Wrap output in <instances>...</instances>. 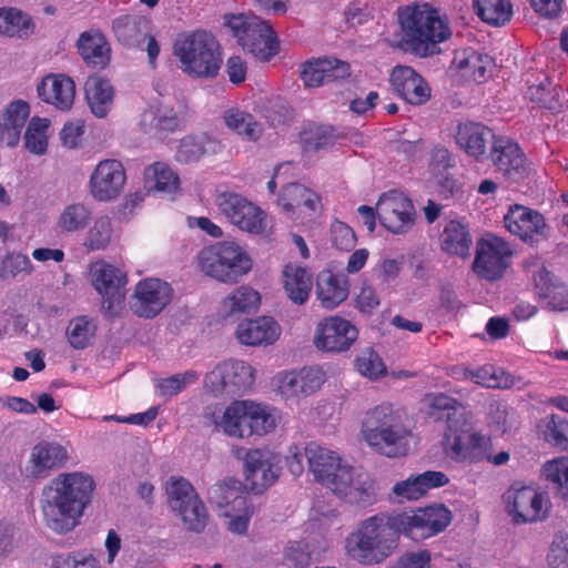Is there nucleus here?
<instances>
[{"instance_id":"nucleus-1","label":"nucleus","mask_w":568,"mask_h":568,"mask_svg":"<svg viewBox=\"0 0 568 568\" xmlns=\"http://www.w3.org/2000/svg\"><path fill=\"white\" fill-rule=\"evenodd\" d=\"M97 483L83 470L63 471L42 489L41 510L45 525L57 534L72 531L91 506Z\"/></svg>"},{"instance_id":"nucleus-2","label":"nucleus","mask_w":568,"mask_h":568,"mask_svg":"<svg viewBox=\"0 0 568 568\" xmlns=\"http://www.w3.org/2000/svg\"><path fill=\"white\" fill-rule=\"evenodd\" d=\"M304 450L308 469L317 483L347 503L363 506L373 503L374 480L367 473L316 442L307 443Z\"/></svg>"},{"instance_id":"nucleus-3","label":"nucleus","mask_w":568,"mask_h":568,"mask_svg":"<svg viewBox=\"0 0 568 568\" xmlns=\"http://www.w3.org/2000/svg\"><path fill=\"white\" fill-rule=\"evenodd\" d=\"M205 424L215 433L243 439L265 436L275 430L281 414L277 408L255 399H234L225 406H207L203 413Z\"/></svg>"},{"instance_id":"nucleus-4","label":"nucleus","mask_w":568,"mask_h":568,"mask_svg":"<svg viewBox=\"0 0 568 568\" xmlns=\"http://www.w3.org/2000/svg\"><path fill=\"white\" fill-rule=\"evenodd\" d=\"M397 17L402 44L416 57L428 58L438 54L439 44L452 37L448 21L428 3L400 7Z\"/></svg>"},{"instance_id":"nucleus-5","label":"nucleus","mask_w":568,"mask_h":568,"mask_svg":"<svg viewBox=\"0 0 568 568\" xmlns=\"http://www.w3.org/2000/svg\"><path fill=\"white\" fill-rule=\"evenodd\" d=\"M400 535L392 526V516L375 515L361 521L346 537L345 549L361 565H379L396 551Z\"/></svg>"},{"instance_id":"nucleus-6","label":"nucleus","mask_w":568,"mask_h":568,"mask_svg":"<svg viewBox=\"0 0 568 568\" xmlns=\"http://www.w3.org/2000/svg\"><path fill=\"white\" fill-rule=\"evenodd\" d=\"M361 437L375 453L395 458L408 452L412 433L399 412L392 404L383 403L366 412Z\"/></svg>"},{"instance_id":"nucleus-7","label":"nucleus","mask_w":568,"mask_h":568,"mask_svg":"<svg viewBox=\"0 0 568 568\" xmlns=\"http://www.w3.org/2000/svg\"><path fill=\"white\" fill-rule=\"evenodd\" d=\"M180 69L192 78L212 79L221 69L222 52L213 34L197 30L180 34L173 44Z\"/></svg>"},{"instance_id":"nucleus-8","label":"nucleus","mask_w":568,"mask_h":568,"mask_svg":"<svg viewBox=\"0 0 568 568\" xmlns=\"http://www.w3.org/2000/svg\"><path fill=\"white\" fill-rule=\"evenodd\" d=\"M227 27L239 45L261 62H268L280 52V40L273 27L256 16L226 14Z\"/></svg>"},{"instance_id":"nucleus-9","label":"nucleus","mask_w":568,"mask_h":568,"mask_svg":"<svg viewBox=\"0 0 568 568\" xmlns=\"http://www.w3.org/2000/svg\"><path fill=\"white\" fill-rule=\"evenodd\" d=\"M209 500L221 516L227 519L226 527L234 534H245L254 513V506L243 484L235 478L217 481L207 491Z\"/></svg>"},{"instance_id":"nucleus-10","label":"nucleus","mask_w":568,"mask_h":568,"mask_svg":"<svg viewBox=\"0 0 568 568\" xmlns=\"http://www.w3.org/2000/svg\"><path fill=\"white\" fill-rule=\"evenodd\" d=\"M200 265L207 276L233 284L252 270L253 263L240 244L224 241L203 250Z\"/></svg>"},{"instance_id":"nucleus-11","label":"nucleus","mask_w":568,"mask_h":568,"mask_svg":"<svg viewBox=\"0 0 568 568\" xmlns=\"http://www.w3.org/2000/svg\"><path fill=\"white\" fill-rule=\"evenodd\" d=\"M215 204L239 230L252 235L273 234V219L245 196L232 191H220L215 196Z\"/></svg>"},{"instance_id":"nucleus-12","label":"nucleus","mask_w":568,"mask_h":568,"mask_svg":"<svg viewBox=\"0 0 568 568\" xmlns=\"http://www.w3.org/2000/svg\"><path fill=\"white\" fill-rule=\"evenodd\" d=\"M491 447L490 438L471 430V425L463 414L459 418L449 416V426L444 438V450L456 463L477 464L485 460Z\"/></svg>"},{"instance_id":"nucleus-13","label":"nucleus","mask_w":568,"mask_h":568,"mask_svg":"<svg viewBox=\"0 0 568 568\" xmlns=\"http://www.w3.org/2000/svg\"><path fill=\"white\" fill-rule=\"evenodd\" d=\"M256 381V369L243 359H226L204 376V389L214 397H234L250 392Z\"/></svg>"},{"instance_id":"nucleus-14","label":"nucleus","mask_w":568,"mask_h":568,"mask_svg":"<svg viewBox=\"0 0 568 568\" xmlns=\"http://www.w3.org/2000/svg\"><path fill=\"white\" fill-rule=\"evenodd\" d=\"M504 501L506 513L515 525L542 521L551 509L548 494L531 485H511L504 495Z\"/></svg>"},{"instance_id":"nucleus-15","label":"nucleus","mask_w":568,"mask_h":568,"mask_svg":"<svg viewBox=\"0 0 568 568\" xmlns=\"http://www.w3.org/2000/svg\"><path fill=\"white\" fill-rule=\"evenodd\" d=\"M452 521V511L442 504L392 516V526L413 540H425L444 531Z\"/></svg>"},{"instance_id":"nucleus-16","label":"nucleus","mask_w":568,"mask_h":568,"mask_svg":"<svg viewBox=\"0 0 568 568\" xmlns=\"http://www.w3.org/2000/svg\"><path fill=\"white\" fill-rule=\"evenodd\" d=\"M327 379L320 366L281 371L272 378L274 392L285 400L300 402L318 392Z\"/></svg>"},{"instance_id":"nucleus-17","label":"nucleus","mask_w":568,"mask_h":568,"mask_svg":"<svg viewBox=\"0 0 568 568\" xmlns=\"http://www.w3.org/2000/svg\"><path fill=\"white\" fill-rule=\"evenodd\" d=\"M92 286L102 297V307L109 315L120 310L128 284L126 272L104 260L93 262L89 268Z\"/></svg>"},{"instance_id":"nucleus-18","label":"nucleus","mask_w":568,"mask_h":568,"mask_svg":"<svg viewBox=\"0 0 568 568\" xmlns=\"http://www.w3.org/2000/svg\"><path fill=\"white\" fill-rule=\"evenodd\" d=\"M511 256L513 250L508 242L487 234L477 241L473 271L479 278L496 281L510 266Z\"/></svg>"},{"instance_id":"nucleus-19","label":"nucleus","mask_w":568,"mask_h":568,"mask_svg":"<svg viewBox=\"0 0 568 568\" xmlns=\"http://www.w3.org/2000/svg\"><path fill=\"white\" fill-rule=\"evenodd\" d=\"M382 225L393 234L409 232L416 221L412 200L398 190L384 192L376 204Z\"/></svg>"},{"instance_id":"nucleus-20","label":"nucleus","mask_w":568,"mask_h":568,"mask_svg":"<svg viewBox=\"0 0 568 568\" xmlns=\"http://www.w3.org/2000/svg\"><path fill=\"white\" fill-rule=\"evenodd\" d=\"M173 295L169 283L149 277L141 280L130 298V308L139 317L153 318L171 302Z\"/></svg>"},{"instance_id":"nucleus-21","label":"nucleus","mask_w":568,"mask_h":568,"mask_svg":"<svg viewBox=\"0 0 568 568\" xmlns=\"http://www.w3.org/2000/svg\"><path fill=\"white\" fill-rule=\"evenodd\" d=\"M243 460L245 478L256 494L270 488L280 477L281 458L270 449H248Z\"/></svg>"},{"instance_id":"nucleus-22","label":"nucleus","mask_w":568,"mask_h":568,"mask_svg":"<svg viewBox=\"0 0 568 568\" xmlns=\"http://www.w3.org/2000/svg\"><path fill=\"white\" fill-rule=\"evenodd\" d=\"M357 337L358 329L351 321L328 316L317 323L313 343L320 351L342 353L349 349Z\"/></svg>"},{"instance_id":"nucleus-23","label":"nucleus","mask_w":568,"mask_h":568,"mask_svg":"<svg viewBox=\"0 0 568 568\" xmlns=\"http://www.w3.org/2000/svg\"><path fill=\"white\" fill-rule=\"evenodd\" d=\"M505 227L526 243H538L548 239L549 226L537 211L515 204L504 216Z\"/></svg>"},{"instance_id":"nucleus-24","label":"nucleus","mask_w":568,"mask_h":568,"mask_svg":"<svg viewBox=\"0 0 568 568\" xmlns=\"http://www.w3.org/2000/svg\"><path fill=\"white\" fill-rule=\"evenodd\" d=\"M395 94L412 105L426 104L432 97L427 81L412 67L396 65L389 75Z\"/></svg>"},{"instance_id":"nucleus-25","label":"nucleus","mask_w":568,"mask_h":568,"mask_svg":"<svg viewBox=\"0 0 568 568\" xmlns=\"http://www.w3.org/2000/svg\"><path fill=\"white\" fill-rule=\"evenodd\" d=\"M69 459L67 448L57 443L42 440L30 452L24 473L28 478H44L51 470L62 467Z\"/></svg>"},{"instance_id":"nucleus-26","label":"nucleus","mask_w":568,"mask_h":568,"mask_svg":"<svg viewBox=\"0 0 568 568\" xmlns=\"http://www.w3.org/2000/svg\"><path fill=\"white\" fill-rule=\"evenodd\" d=\"M490 159L498 172L508 178H523L530 173L529 163L518 143L507 138L493 141Z\"/></svg>"},{"instance_id":"nucleus-27","label":"nucleus","mask_w":568,"mask_h":568,"mask_svg":"<svg viewBox=\"0 0 568 568\" xmlns=\"http://www.w3.org/2000/svg\"><path fill=\"white\" fill-rule=\"evenodd\" d=\"M282 334V327L272 316H258L244 320L236 326L235 337L245 346H270L275 344Z\"/></svg>"},{"instance_id":"nucleus-28","label":"nucleus","mask_w":568,"mask_h":568,"mask_svg":"<svg viewBox=\"0 0 568 568\" xmlns=\"http://www.w3.org/2000/svg\"><path fill=\"white\" fill-rule=\"evenodd\" d=\"M351 75L347 62L336 58H318L302 64L301 79L307 88H318Z\"/></svg>"},{"instance_id":"nucleus-29","label":"nucleus","mask_w":568,"mask_h":568,"mask_svg":"<svg viewBox=\"0 0 568 568\" xmlns=\"http://www.w3.org/2000/svg\"><path fill=\"white\" fill-rule=\"evenodd\" d=\"M449 483L443 471L428 470L412 475L407 479L396 483L392 493L396 501H410L424 497L430 489L443 487Z\"/></svg>"},{"instance_id":"nucleus-30","label":"nucleus","mask_w":568,"mask_h":568,"mask_svg":"<svg viewBox=\"0 0 568 568\" xmlns=\"http://www.w3.org/2000/svg\"><path fill=\"white\" fill-rule=\"evenodd\" d=\"M78 53L85 64L103 70L111 61V45L100 29H89L80 33L75 43Z\"/></svg>"},{"instance_id":"nucleus-31","label":"nucleus","mask_w":568,"mask_h":568,"mask_svg":"<svg viewBox=\"0 0 568 568\" xmlns=\"http://www.w3.org/2000/svg\"><path fill=\"white\" fill-rule=\"evenodd\" d=\"M42 101L54 105L58 110L68 111L75 98L74 81L61 73L45 75L37 88Z\"/></svg>"},{"instance_id":"nucleus-32","label":"nucleus","mask_w":568,"mask_h":568,"mask_svg":"<svg viewBox=\"0 0 568 568\" xmlns=\"http://www.w3.org/2000/svg\"><path fill=\"white\" fill-rule=\"evenodd\" d=\"M316 298L325 310H334L348 296V278L344 274L323 270L316 276Z\"/></svg>"},{"instance_id":"nucleus-33","label":"nucleus","mask_w":568,"mask_h":568,"mask_svg":"<svg viewBox=\"0 0 568 568\" xmlns=\"http://www.w3.org/2000/svg\"><path fill=\"white\" fill-rule=\"evenodd\" d=\"M495 139L491 129L473 121L460 123L456 132V143L468 155L474 158L484 155L487 144Z\"/></svg>"},{"instance_id":"nucleus-34","label":"nucleus","mask_w":568,"mask_h":568,"mask_svg":"<svg viewBox=\"0 0 568 568\" xmlns=\"http://www.w3.org/2000/svg\"><path fill=\"white\" fill-rule=\"evenodd\" d=\"M453 64L464 75L481 83L490 77L495 62L490 55L480 53L473 48H466L455 53Z\"/></svg>"},{"instance_id":"nucleus-35","label":"nucleus","mask_w":568,"mask_h":568,"mask_svg":"<svg viewBox=\"0 0 568 568\" xmlns=\"http://www.w3.org/2000/svg\"><path fill=\"white\" fill-rule=\"evenodd\" d=\"M285 294L294 304H305L311 295L313 277L306 267L287 264L282 272Z\"/></svg>"},{"instance_id":"nucleus-36","label":"nucleus","mask_w":568,"mask_h":568,"mask_svg":"<svg viewBox=\"0 0 568 568\" xmlns=\"http://www.w3.org/2000/svg\"><path fill=\"white\" fill-rule=\"evenodd\" d=\"M260 303V293L248 285H242L221 301L219 313L224 318L250 314L257 311Z\"/></svg>"},{"instance_id":"nucleus-37","label":"nucleus","mask_w":568,"mask_h":568,"mask_svg":"<svg viewBox=\"0 0 568 568\" xmlns=\"http://www.w3.org/2000/svg\"><path fill=\"white\" fill-rule=\"evenodd\" d=\"M29 104L22 100L11 102L0 122V142L16 146L20 141L21 131L29 118Z\"/></svg>"},{"instance_id":"nucleus-38","label":"nucleus","mask_w":568,"mask_h":568,"mask_svg":"<svg viewBox=\"0 0 568 568\" xmlns=\"http://www.w3.org/2000/svg\"><path fill=\"white\" fill-rule=\"evenodd\" d=\"M85 99L97 118H105L113 105L114 90L111 83L101 77H91L84 85Z\"/></svg>"},{"instance_id":"nucleus-39","label":"nucleus","mask_w":568,"mask_h":568,"mask_svg":"<svg viewBox=\"0 0 568 568\" xmlns=\"http://www.w3.org/2000/svg\"><path fill=\"white\" fill-rule=\"evenodd\" d=\"M277 204L286 212L303 205L312 212L321 207L320 196L300 182L286 183L278 194Z\"/></svg>"},{"instance_id":"nucleus-40","label":"nucleus","mask_w":568,"mask_h":568,"mask_svg":"<svg viewBox=\"0 0 568 568\" xmlns=\"http://www.w3.org/2000/svg\"><path fill=\"white\" fill-rule=\"evenodd\" d=\"M92 221V210L83 202L65 204L55 219V229L63 234L83 231Z\"/></svg>"},{"instance_id":"nucleus-41","label":"nucleus","mask_w":568,"mask_h":568,"mask_svg":"<svg viewBox=\"0 0 568 568\" xmlns=\"http://www.w3.org/2000/svg\"><path fill=\"white\" fill-rule=\"evenodd\" d=\"M220 150L221 143L207 135H187L180 141L175 159L178 162L189 164Z\"/></svg>"},{"instance_id":"nucleus-42","label":"nucleus","mask_w":568,"mask_h":568,"mask_svg":"<svg viewBox=\"0 0 568 568\" xmlns=\"http://www.w3.org/2000/svg\"><path fill=\"white\" fill-rule=\"evenodd\" d=\"M527 98L539 108L560 113L568 108L564 101V91L560 85L554 84L548 79L539 84H532L527 90Z\"/></svg>"},{"instance_id":"nucleus-43","label":"nucleus","mask_w":568,"mask_h":568,"mask_svg":"<svg viewBox=\"0 0 568 568\" xmlns=\"http://www.w3.org/2000/svg\"><path fill=\"white\" fill-rule=\"evenodd\" d=\"M457 378L471 381L487 388H509L514 385V377L510 374L493 365H484L475 371L462 368Z\"/></svg>"},{"instance_id":"nucleus-44","label":"nucleus","mask_w":568,"mask_h":568,"mask_svg":"<svg viewBox=\"0 0 568 568\" xmlns=\"http://www.w3.org/2000/svg\"><path fill=\"white\" fill-rule=\"evenodd\" d=\"M150 20L142 16L124 14L115 18L112 30L116 40L125 47L141 43V33L150 27Z\"/></svg>"},{"instance_id":"nucleus-45","label":"nucleus","mask_w":568,"mask_h":568,"mask_svg":"<svg viewBox=\"0 0 568 568\" xmlns=\"http://www.w3.org/2000/svg\"><path fill=\"white\" fill-rule=\"evenodd\" d=\"M473 6L479 19L493 27H504L514 13L510 0H474Z\"/></svg>"},{"instance_id":"nucleus-46","label":"nucleus","mask_w":568,"mask_h":568,"mask_svg":"<svg viewBox=\"0 0 568 568\" xmlns=\"http://www.w3.org/2000/svg\"><path fill=\"white\" fill-rule=\"evenodd\" d=\"M537 430L548 445L568 452V418L559 415L546 416L539 420Z\"/></svg>"},{"instance_id":"nucleus-47","label":"nucleus","mask_w":568,"mask_h":568,"mask_svg":"<svg viewBox=\"0 0 568 568\" xmlns=\"http://www.w3.org/2000/svg\"><path fill=\"white\" fill-rule=\"evenodd\" d=\"M113 237L114 227L111 217L100 215L88 229L82 245L88 252L104 251L110 246Z\"/></svg>"},{"instance_id":"nucleus-48","label":"nucleus","mask_w":568,"mask_h":568,"mask_svg":"<svg viewBox=\"0 0 568 568\" xmlns=\"http://www.w3.org/2000/svg\"><path fill=\"white\" fill-rule=\"evenodd\" d=\"M442 247L445 252L462 257L469 255L471 239L464 224L458 221H449L442 233Z\"/></svg>"},{"instance_id":"nucleus-49","label":"nucleus","mask_w":568,"mask_h":568,"mask_svg":"<svg viewBox=\"0 0 568 568\" xmlns=\"http://www.w3.org/2000/svg\"><path fill=\"white\" fill-rule=\"evenodd\" d=\"M34 271L30 258L20 252H0V280L14 281L29 276Z\"/></svg>"},{"instance_id":"nucleus-50","label":"nucleus","mask_w":568,"mask_h":568,"mask_svg":"<svg viewBox=\"0 0 568 568\" xmlns=\"http://www.w3.org/2000/svg\"><path fill=\"white\" fill-rule=\"evenodd\" d=\"M143 191L138 190L134 194L126 197V206L143 201L145 194L153 195L160 199L173 200L180 192V180H143Z\"/></svg>"},{"instance_id":"nucleus-51","label":"nucleus","mask_w":568,"mask_h":568,"mask_svg":"<svg viewBox=\"0 0 568 568\" xmlns=\"http://www.w3.org/2000/svg\"><path fill=\"white\" fill-rule=\"evenodd\" d=\"M31 18L14 8L0 9V33L8 37L23 38L32 31Z\"/></svg>"},{"instance_id":"nucleus-52","label":"nucleus","mask_w":568,"mask_h":568,"mask_svg":"<svg viewBox=\"0 0 568 568\" xmlns=\"http://www.w3.org/2000/svg\"><path fill=\"white\" fill-rule=\"evenodd\" d=\"M424 405L428 408V414L436 418H446L447 427L449 426V416L452 418H459L463 414L467 417L465 408L456 399L443 394H428L424 398Z\"/></svg>"},{"instance_id":"nucleus-53","label":"nucleus","mask_w":568,"mask_h":568,"mask_svg":"<svg viewBox=\"0 0 568 568\" xmlns=\"http://www.w3.org/2000/svg\"><path fill=\"white\" fill-rule=\"evenodd\" d=\"M226 126L250 141H256L262 134L261 124L247 112L230 109L224 113Z\"/></svg>"},{"instance_id":"nucleus-54","label":"nucleus","mask_w":568,"mask_h":568,"mask_svg":"<svg viewBox=\"0 0 568 568\" xmlns=\"http://www.w3.org/2000/svg\"><path fill=\"white\" fill-rule=\"evenodd\" d=\"M542 478L562 498H568V457L548 460L541 469Z\"/></svg>"},{"instance_id":"nucleus-55","label":"nucleus","mask_w":568,"mask_h":568,"mask_svg":"<svg viewBox=\"0 0 568 568\" xmlns=\"http://www.w3.org/2000/svg\"><path fill=\"white\" fill-rule=\"evenodd\" d=\"M48 119L32 118L24 133V146L34 154H43L48 148Z\"/></svg>"},{"instance_id":"nucleus-56","label":"nucleus","mask_w":568,"mask_h":568,"mask_svg":"<svg viewBox=\"0 0 568 568\" xmlns=\"http://www.w3.org/2000/svg\"><path fill=\"white\" fill-rule=\"evenodd\" d=\"M169 505L173 511L193 501L199 495L192 484L183 477H171L166 483Z\"/></svg>"},{"instance_id":"nucleus-57","label":"nucleus","mask_w":568,"mask_h":568,"mask_svg":"<svg viewBox=\"0 0 568 568\" xmlns=\"http://www.w3.org/2000/svg\"><path fill=\"white\" fill-rule=\"evenodd\" d=\"M95 325L87 316H79L70 321L67 327V337L72 347L82 349L88 346L94 336Z\"/></svg>"},{"instance_id":"nucleus-58","label":"nucleus","mask_w":568,"mask_h":568,"mask_svg":"<svg viewBox=\"0 0 568 568\" xmlns=\"http://www.w3.org/2000/svg\"><path fill=\"white\" fill-rule=\"evenodd\" d=\"M186 526L187 529L200 532L207 523V511L203 501L197 496L187 505H183L181 509L174 511Z\"/></svg>"},{"instance_id":"nucleus-59","label":"nucleus","mask_w":568,"mask_h":568,"mask_svg":"<svg viewBox=\"0 0 568 568\" xmlns=\"http://www.w3.org/2000/svg\"><path fill=\"white\" fill-rule=\"evenodd\" d=\"M200 377V374L195 371H186L172 375L166 378H159L155 382V387L159 394L163 397H172L189 385L194 384Z\"/></svg>"},{"instance_id":"nucleus-60","label":"nucleus","mask_w":568,"mask_h":568,"mask_svg":"<svg viewBox=\"0 0 568 568\" xmlns=\"http://www.w3.org/2000/svg\"><path fill=\"white\" fill-rule=\"evenodd\" d=\"M50 568H100V565L92 554L74 551L52 556Z\"/></svg>"},{"instance_id":"nucleus-61","label":"nucleus","mask_w":568,"mask_h":568,"mask_svg":"<svg viewBox=\"0 0 568 568\" xmlns=\"http://www.w3.org/2000/svg\"><path fill=\"white\" fill-rule=\"evenodd\" d=\"M356 367L361 375L369 379H377L386 374L384 362L381 356L372 349L363 352L357 357Z\"/></svg>"},{"instance_id":"nucleus-62","label":"nucleus","mask_w":568,"mask_h":568,"mask_svg":"<svg viewBox=\"0 0 568 568\" xmlns=\"http://www.w3.org/2000/svg\"><path fill=\"white\" fill-rule=\"evenodd\" d=\"M547 562L551 568H568V532H558L554 536Z\"/></svg>"},{"instance_id":"nucleus-63","label":"nucleus","mask_w":568,"mask_h":568,"mask_svg":"<svg viewBox=\"0 0 568 568\" xmlns=\"http://www.w3.org/2000/svg\"><path fill=\"white\" fill-rule=\"evenodd\" d=\"M311 556L302 542H288L283 551V560L277 564L278 568H305L310 565Z\"/></svg>"},{"instance_id":"nucleus-64","label":"nucleus","mask_w":568,"mask_h":568,"mask_svg":"<svg viewBox=\"0 0 568 568\" xmlns=\"http://www.w3.org/2000/svg\"><path fill=\"white\" fill-rule=\"evenodd\" d=\"M432 552L428 549H415L402 554L390 568H430Z\"/></svg>"}]
</instances>
